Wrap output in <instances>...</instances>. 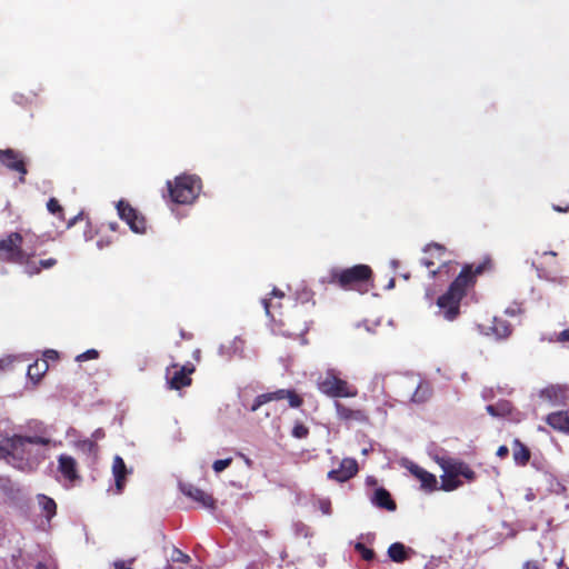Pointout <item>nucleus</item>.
Masks as SVG:
<instances>
[{"instance_id": "nucleus-1", "label": "nucleus", "mask_w": 569, "mask_h": 569, "mask_svg": "<svg viewBox=\"0 0 569 569\" xmlns=\"http://www.w3.org/2000/svg\"><path fill=\"white\" fill-rule=\"evenodd\" d=\"M492 268V260L486 257L479 263H469L463 266L460 273L450 283L448 290L437 300V306L443 313V317L452 321L460 313V302L467 295L468 288L476 283L477 276Z\"/></svg>"}, {"instance_id": "nucleus-2", "label": "nucleus", "mask_w": 569, "mask_h": 569, "mask_svg": "<svg viewBox=\"0 0 569 569\" xmlns=\"http://www.w3.org/2000/svg\"><path fill=\"white\" fill-rule=\"evenodd\" d=\"M33 436H23L14 433L7 437L4 440L9 445V463L20 470L31 468L33 465H38L41 459L44 458L39 450H34L33 447H49L52 443L51 438L47 432V428L42 422H36Z\"/></svg>"}, {"instance_id": "nucleus-3", "label": "nucleus", "mask_w": 569, "mask_h": 569, "mask_svg": "<svg viewBox=\"0 0 569 569\" xmlns=\"http://www.w3.org/2000/svg\"><path fill=\"white\" fill-rule=\"evenodd\" d=\"M323 284H332L342 290H355L365 293L373 287V271L368 264H355L350 268H331L321 278Z\"/></svg>"}, {"instance_id": "nucleus-4", "label": "nucleus", "mask_w": 569, "mask_h": 569, "mask_svg": "<svg viewBox=\"0 0 569 569\" xmlns=\"http://www.w3.org/2000/svg\"><path fill=\"white\" fill-rule=\"evenodd\" d=\"M169 197L178 204L192 203L199 196L202 182L196 174H181L174 181H167Z\"/></svg>"}, {"instance_id": "nucleus-5", "label": "nucleus", "mask_w": 569, "mask_h": 569, "mask_svg": "<svg viewBox=\"0 0 569 569\" xmlns=\"http://www.w3.org/2000/svg\"><path fill=\"white\" fill-rule=\"evenodd\" d=\"M427 254L422 258L421 263L430 270L431 278L445 273L447 278L455 271L453 263L446 259L447 249L439 243H430L423 249Z\"/></svg>"}, {"instance_id": "nucleus-6", "label": "nucleus", "mask_w": 569, "mask_h": 569, "mask_svg": "<svg viewBox=\"0 0 569 569\" xmlns=\"http://www.w3.org/2000/svg\"><path fill=\"white\" fill-rule=\"evenodd\" d=\"M318 389L330 398H353L358 395L355 386L338 377L335 370H328L318 381Z\"/></svg>"}, {"instance_id": "nucleus-7", "label": "nucleus", "mask_w": 569, "mask_h": 569, "mask_svg": "<svg viewBox=\"0 0 569 569\" xmlns=\"http://www.w3.org/2000/svg\"><path fill=\"white\" fill-rule=\"evenodd\" d=\"M284 399L288 400V403L291 408H299L303 403V398L297 393L296 390L278 389L272 392H266L257 396L248 409L254 412L270 401H280Z\"/></svg>"}, {"instance_id": "nucleus-8", "label": "nucleus", "mask_w": 569, "mask_h": 569, "mask_svg": "<svg viewBox=\"0 0 569 569\" xmlns=\"http://www.w3.org/2000/svg\"><path fill=\"white\" fill-rule=\"evenodd\" d=\"M23 238L19 232H11L0 239V258L7 262L17 263L26 260V251L22 249Z\"/></svg>"}, {"instance_id": "nucleus-9", "label": "nucleus", "mask_w": 569, "mask_h": 569, "mask_svg": "<svg viewBox=\"0 0 569 569\" xmlns=\"http://www.w3.org/2000/svg\"><path fill=\"white\" fill-rule=\"evenodd\" d=\"M194 372V367L191 363L180 366L172 363L166 369V380L169 389L180 390L189 387L192 383L191 375Z\"/></svg>"}, {"instance_id": "nucleus-10", "label": "nucleus", "mask_w": 569, "mask_h": 569, "mask_svg": "<svg viewBox=\"0 0 569 569\" xmlns=\"http://www.w3.org/2000/svg\"><path fill=\"white\" fill-rule=\"evenodd\" d=\"M118 216L136 233H144L147 230L146 218L134 209L127 200H119L117 203Z\"/></svg>"}, {"instance_id": "nucleus-11", "label": "nucleus", "mask_w": 569, "mask_h": 569, "mask_svg": "<svg viewBox=\"0 0 569 569\" xmlns=\"http://www.w3.org/2000/svg\"><path fill=\"white\" fill-rule=\"evenodd\" d=\"M0 163L9 170L18 172L21 183L26 182L28 169L21 152L13 149L0 150Z\"/></svg>"}, {"instance_id": "nucleus-12", "label": "nucleus", "mask_w": 569, "mask_h": 569, "mask_svg": "<svg viewBox=\"0 0 569 569\" xmlns=\"http://www.w3.org/2000/svg\"><path fill=\"white\" fill-rule=\"evenodd\" d=\"M58 472L62 476V478L68 481L70 485H74L81 479L78 462L77 460L67 453H61L58 456Z\"/></svg>"}, {"instance_id": "nucleus-13", "label": "nucleus", "mask_w": 569, "mask_h": 569, "mask_svg": "<svg viewBox=\"0 0 569 569\" xmlns=\"http://www.w3.org/2000/svg\"><path fill=\"white\" fill-rule=\"evenodd\" d=\"M358 462L353 458H345L340 462L339 468L332 469L327 477L338 482H346L358 473Z\"/></svg>"}, {"instance_id": "nucleus-14", "label": "nucleus", "mask_w": 569, "mask_h": 569, "mask_svg": "<svg viewBox=\"0 0 569 569\" xmlns=\"http://www.w3.org/2000/svg\"><path fill=\"white\" fill-rule=\"evenodd\" d=\"M180 489L184 496L198 502L199 506L211 510L216 509V499L202 489L191 483H182Z\"/></svg>"}, {"instance_id": "nucleus-15", "label": "nucleus", "mask_w": 569, "mask_h": 569, "mask_svg": "<svg viewBox=\"0 0 569 569\" xmlns=\"http://www.w3.org/2000/svg\"><path fill=\"white\" fill-rule=\"evenodd\" d=\"M335 409L337 412V417L339 420L346 422V423H368L369 422V416L368 413L362 409H352L343 403L336 401L335 402Z\"/></svg>"}, {"instance_id": "nucleus-16", "label": "nucleus", "mask_w": 569, "mask_h": 569, "mask_svg": "<svg viewBox=\"0 0 569 569\" xmlns=\"http://www.w3.org/2000/svg\"><path fill=\"white\" fill-rule=\"evenodd\" d=\"M441 468L443 472H449L457 477H463L468 481H473L476 479V472L469 467L468 463L457 460V459H448L441 462Z\"/></svg>"}, {"instance_id": "nucleus-17", "label": "nucleus", "mask_w": 569, "mask_h": 569, "mask_svg": "<svg viewBox=\"0 0 569 569\" xmlns=\"http://www.w3.org/2000/svg\"><path fill=\"white\" fill-rule=\"evenodd\" d=\"M407 468L410 471V473L420 481L421 488L423 490L435 491L436 489H438V481L433 473L425 470L423 468L413 462H410Z\"/></svg>"}, {"instance_id": "nucleus-18", "label": "nucleus", "mask_w": 569, "mask_h": 569, "mask_svg": "<svg viewBox=\"0 0 569 569\" xmlns=\"http://www.w3.org/2000/svg\"><path fill=\"white\" fill-rule=\"evenodd\" d=\"M371 502L383 510L387 511H395L397 509V503L392 499L390 492L386 488H378L376 489Z\"/></svg>"}, {"instance_id": "nucleus-19", "label": "nucleus", "mask_w": 569, "mask_h": 569, "mask_svg": "<svg viewBox=\"0 0 569 569\" xmlns=\"http://www.w3.org/2000/svg\"><path fill=\"white\" fill-rule=\"evenodd\" d=\"M546 422L556 431L569 433L568 411L551 412L546 417Z\"/></svg>"}, {"instance_id": "nucleus-20", "label": "nucleus", "mask_w": 569, "mask_h": 569, "mask_svg": "<svg viewBox=\"0 0 569 569\" xmlns=\"http://www.w3.org/2000/svg\"><path fill=\"white\" fill-rule=\"evenodd\" d=\"M415 551L402 542H393L388 548L389 558L397 563H402L411 558Z\"/></svg>"}, {"instance_id": "nucleus-21", "label": "nucleus", "mask_w": 569, "mask_h": 569, "mask_svg": "<svg viewBox=\"0 0 569 569\" xmlns=\"http://www.w3.org/2000/svg\"><path fill=\"white\" fill-rule=\"evenodd\" d=\"M112 472L116 481L117 492H122L126 485V477L128 473L127 466L120 456H116L112 463Z\"/></svg>"}, {"instance_id": "nucleus-22", "label": "nucleus", "mask_w": 569, "mask_h": 569, "mask_svg": "<svg viewBox=\"0 0 569 569\" xmlns=\"http://www.w3.org/2000/svg\"><path fill=\"white\" fill-rule=\"evenodd\" d=\"M512 458L517 466L525 467L531 458V451L519 439H515L512 441Z\"/></svg>"}, {"instance_id": "nucleus-23", "label": "nucleus", "mask_w": 569, "mask_h": 569, "mask_svg": "<svg viewBox=\"0 0 569 569\" xmlns=\"http://www.w3.org/2000/svg\"><path fill=\"white\" fill-rule=\"evenodd\" d=\"M489 330L498 339H506L512 332L511 325L506 319L498 318V317H495L492 319Z\"/></svg>"}, {"instance_id": "nucleus-24", "label": "nucleus", "mask_w": 569, "mask_h": 569, "mask_svg": "<svg viewBox=\"0 0 569 569\" xmlns=\"http://www.w3.org/2000/svg\"><path fill=\"white\" fill-rule=\"evenodd\" d=\"M38 505L41 509L42 515L48 519L51 520L56 513H57V503L56 501L46 496V495H38L37 496Z\"/></svg>"}, {"instance_id": "nucleus-25", "label": "nucleus", "mask_w": 569, "mask_h": 569, "mask_svg": "<svg viewBox=\"0 0 569 569\" xmlns=\"http://www.w3.org/2000/svg\"><path fill=\"white\" fill-rule=\"evenodd\" d=\"M48 362L42 360L41 362L34 361L28 367L27 375L33 381H39L48 370Z\"/></svg>"}, {"instance_id": "nucleus-26", "label": "nucleus", "mask_w": 569, "mask_h": 569, "mask_svg": "<svg viewBox=\"0 0 569 569\" xmlns=\"http://www.w3.org/2000/svg\"><path fill=\"white\" fill-rule=\"evenodd\" d=\"M440 479V489L443 491H453L458 489L460 486H462V481L459 479V477L451 475L449 472H443Z\"/></svg>"}, {"instance_id": "nucleus-27", "label": "nucleus", "mask_w": 569, "mask_h": 569, "mask_svg": "<svg viewBox=\"0 0 569 569\" xmlns=\"http://www.w3.org/2000/svg\"><path fill=\"white\" fill-rule=\"evenodd\" d=\"M486 410L492 417H506L511 413L512 408L510 402L502 401L496 405H488Z\"/></svg>"}, {"instance_id": "nucleus-28", "label": "nucleus", "mask_w": 569, "mask_h": 569, "mask_svg": "<svg viewBox=\"0 0 569 569\" xmlns=\"http://www.w3.org/2000/svg\"><path fill=\"white\" fill-rule=\"evenodd\" d=\"M36 253L34 252H26V260L22 262H17V264L24 266V271L29 276H34L41 272V268L39 266V261H34Z\"/></svg>"}, {"instance_id": "nucleus-29", "label": "nucleus", "mask_w": 569, "mask_h": 569, "mask_svg": "<svg viewBox=\"0 0 569 569\" xmlns=\"http://www.w3.org/2000/svg\"><path fill=\"white\" fill-rule=\"evenodd\" d=\"M540 396H541V398L547 399L551 402H557L563 398L565 393L560 387L549 386V387L545 388L543 390H541Z\"/></svg>"}, {"instance_id": "nucleus-30", "label": "nucleus", "mask_w": 569, "mask_h": 569, "mask_svg": "<svg viewBox=\"0 0 569 569\" xmlns=\"http://www.w3.org/2000/svg\"><path fill=\"white\" fill-rule=\"evenodd\" d=\"M47 209L51 214L56 216L61 221H66L63 208L58 199L50 198L47 202Z\"/></svg>"}, {"instance_id": "nucleus-31", "label": "nucleus", "mask_w": 569, "mask_h": 569, "mask_svg": "<svg viewBox=\"0 0 569 569\" xmlns=\"http://www.w3.org/2000/svg\"><path fill=\"white\" fill-rule=\"evenodd\" d=\"M262 305L267 316H269L271 319L276 320L277 315H281V312L278 311V309H281V303H276L272 306L270 299H263Z\"/></svg>"}, {"instance_id": "nucleus-32", "label": "nucleus", "mask_w": 569, "mask_h": 569, "mask_svg": "<svg viewBox=\"0 0 569 569\" xmlns=\"http://www.w3.org/2000/svg\"><path fill=\"white\" fill-rule=\"evenodd\" d=\"M291 436L297 439H306L309 436V428L302 422H296L291 430Z\"/></svg>"}, {"instance_id": "nucleus-33", "label": "nucleus", "mask_w": 569, "mask_h": 569, "mask_svg": "<svg viewBox=\"0 0 569 569\" xmlns=\"http://www.w3.org/2000/svg\"><path fill=\"white\" fill-rule=\"evenodd\" d=\"M355 549L360 553L362 559L370 561L375 558V551L370 548H367L362 542H358L355 546Z\"/></svg>"}, {"instance_id": "nucleus-34", "label": "nucleus", "mask_w": 569, "mask_h": 569, "mask_svg": "<svg viewBox=\"0 0 569 569\" xmlns=\"http://www.w3.org/2000/svg\"><path fill=\"white\" fill-rule=\"evenodd\" d=\"M78 449H80L83 452H94L98 448L97 443L93 440L84 439L77 442Z\"/></svg>"}, {"instance_id": "nucleus-35", "label": "nucleus", "mask_w": 569, "mask_h": 569, "mask_svg": "<svg viewBox=\"0 0 569 569\" xmlns=\"http://www.w3.org/2000/svg\"><path fill=\"white\" fill-rule=\"evenodd\" d=\"M171 560L173 562L188 563L191 559L187 553H184L180 549L173 548L171 553Z\"/></svg>"}, {"instance_id": "nucleus-36", "label": "nucleus", "mask_w": 569, "mask_h": 569, "mask_svg": "<svg viewBox=\"0 0 569 569\" xmlns=\"http://www.w3.org/2000/svg\"><path fill=\"white\" fill-rule=\"evenodd\" d=\"M427 393H429L428 386H425L421 383L418 386L417 390L415 391V393L412 396V400L416 402H421L425 400Z\"/></svg>"}, {"instance_id": "nucleus-37", "label": "nucleus", "mask_w": 569, "mask_h": 569, "mask_svg": "<svg viewBox=\"0 0 569 569\" xmlns=\"http://www.w3.org/2000/svg\"><path fill=\"white\" fill-rule=\"evenodd\" d=\"M99 357V352L96 349H89L76 357V360L79 362H83L87 360L97 359Z\"/></svg>"}, {"instance_id": "nucleus-38", "label": "nucleus", "mask_w": 569, "mask_h": 569, "mask_svg": "<svg viewBox=\"0 0 569 569\" xmlns=\"http://www.w3.org/2000/svg\"><path fill=\"white\" fill-rule=\"evenodd\" d=\"M232 462L231 458L216 460L212 465L214 472L219 473L227 469Z\"/></svg>"}, {"instance_id": "nucleus-39", "label": "nucleus", "mask_w": 569, "mask_h": 569, "mask_svg": "<svg viewBox=\"0 0 569 569\" xmlns=\"http://www.w3.org/2000/svg\"><path fill=\"white\" fill-rule=\"evenodd\" d=\"M547 559L543 558L541 561L538 560H527L523 562L521 569H543Z\"/></svg>"}, {"instance_id": "nucleus-40", "label": "nucleus", "mask_w": 569, "mask_h": 569, "mask_svg": "<svg viewBox=\"0 0 569 569\" xmlns=\"http://www.w3.org/2000/svg\"><path fill=\"white\" fill-rule=\"evenodd\" d=\"M318 507H319V510L323 513V515H330L331 513V501L329 499H320L318 501Z\"/></svg>"}, {"instance_id": "nucleus-41", "label": "nucleus", "mask_w": 569, "mask_h": 569, "mask_svg": "<svg viewBox=\"0 0 569 569\" xmlns=\"http://www.w3.org/2000/svg\"><path fill=\"white\" fill-rule=\"evenodd\" d=\"M57 259L54 258H48V259H41L39 260V266L42 269H50L53 268L57 264Z\"/></svg>"}, {"instance_id": "nucleus-42", "label": "nucleus", "mask_w": 569, "mask_h": 569, "mask_svg": "<svg viewBox=\"0 0 569 569\" xmlns=\"http://www.w3.org/2000/svg\"><path fill=\"white\" fill-rule=\"evenodd\" d=\"M9 445L8 442L6 441V445L0 441V460H6L7 462L9 461Z\"/></svg>"}, {"instance_id": "nucleus-43", "label": "nucleus", "mask_w": 569, "mask_h": 569, "mask_svg": "<svg viewBox=\"0 0 569 569\" xmlns=\"http://www.w3.org/2000/svg\"><path fill=\"white\" fill-rule=\"evenodd\" d=\"M497 457L500 458V459H505L508 457L509 455V449L507 446L502 445L498 448L497 452H496Z\"/></svg>"}, {"instance_id": "nucleus-44", "label": "nucleus", "mask_w": 569, "mask_h": 569, "mask_svg": "<svg viewBox=\"0 0 569 569\" xmlns=\"http://www.w3.org/2000/svg\"><path fill=\"white\" fill-rule=\"evenodd\" d=\"M302 302L305 301H309L310 299L313 298V292L310 291V290H302L300 293H299V297H298Z\"/></svg>"}, {"instance_id": "nucleus-45", "label": "nucleus", "mask_w": 569, "mask_h": 569, "mask_svg": "<svg viewBox=\"0 0 569 569\" xmlns=\"http://www.w3.org/2000/svg\"><path fill=\"white\" fill-rule=\"evenodd\" d=\"M113 567L114 569H132L131 567L127 566L123 560L114 561Z\"/></svg>"}, {"instance_id": "nucleus-46", "label": "nucleus", "mask_w": 569, "mask_h": 569, "mask_svg": "<svg viewBox=\"0 0 569 569\" xmlns=\"http://www.w3.org/2000/svg\"><path fill=\"white\" fill-rule=\"evenodd\" d=\"M553 210L557 211V212H568L569 211V203H567L566 206H552Z\"/></svg>"}, {"instance_id": "nucleus-47", "label": "nucleus", "mask_w": 569, "mask_h": 569, "mask_svg": "<svg viewBox=\"0 0 569 569\" xmlns=\"http://www.w3.org/2000/svg\"><path fill=\"white\" fill-rule=\"evenodd\" d=\"M82 212H80L78 216L73 217L67 222V228L73 227L79 219H81Z\"/></svg>"}, {"instance_id": "nucleus-48", "label": "nucleus", "mask_w": 569, "mask_h": 569, "mask_svg": "<svg viewBox=\"0 0 569 569\" xmlns=\"http://www.w3.org/2000/svg\"><path fill=\"white\" fill-rule=\"evenodd\" d=\"M44 355L49 359H57L58 358V352L56 350H47L44 352Z\"/></svg>"}, {"instance_id": "nucleus-49", "label": "nucleus", "mask_w": 569, "mask_h": 569, "mask_svg": "<svg viewBox=\"0 0 569 569\" xmlns=\"http://www.w3.org/2000/svg\"><path fill=\"white\" fill-rule=\"evenodd\" d=\"M272 296L278 297V298H283V293L277 289H273Z\"/></svg>"}, {"instance_id": "nucleus-50", "label": "nucleus", "mask_w": 569, "mask_h": 569, "mask_svg": "<svg viewBox=\"0 0 569 569\" xmlns=\"http://www.w3.org/2000/svg\"><path fill=\"white\" fill-rule=\"evenodd\" d=\"M93 436H94V437H97V438H98V437H102V436H103V432L99 429V430H97V431L94 432V435H93Z\"/></svg>"}, {"instance_id": "nucleus-51", "label": "nucleus", "mask_w": 569, "mask_h": 569, "mask_svg": "<svg viewBox=\"0 0 569 569\" xmlns=\"http://www.w3.org/2000/svg\"><path fill=\"white\" fill-rule=\"evenodd\" d=\"M109 227H110L111 230H116L117 223L116 222H111V223H109Z\"/></svg>"}, {"instance_id": "nucleus-52", "label": "nucleus", "mask_w": 569, "mask_h": 569, "mask_svg": "<svg viewBox=\"0 0 569 569\" xmlns=\"http://www.w3.org/2000/svg\"><path fill=\"white\" fill-rule=\"evenodd\" d=\"M37 569H48V567L46 565H43V563H39L37 566Z\"/></svg>"}, {"instance_id": "nucleus-53", "label": "nucleus", "mask_w": 569, "mask_h": 569, "mask_svg": "<svg viewBox=\"0 0 569 569\" xmlns=\"http://www.w3.org/2000/svg\"><path fill=\"white\" fill-rule=\"evenodd\" d=\"M181 337H182V338H188V337L186 336L184 331H181Z\"/></svg>"}, {"instance_id": "nucleus-54", "label": "nucleus", "mask_w": 569, "mask_h": 569, "mask_svg": "<svg viewBox=\"0 0 569 569\" xmlns=\"http://www.w3.org/2000/svg\"><path fill=\"white\" fill-rule=\"evenodd\" d=\"M393 283H395V281H393V280H391V281L389 282V287H393Z\"/></svg>"}]
</instances>
